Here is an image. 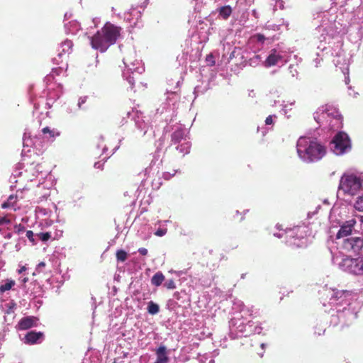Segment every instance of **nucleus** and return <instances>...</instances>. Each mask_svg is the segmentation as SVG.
Instances as JSON below:
<instances>
[{"label":"nucleus","mask_w":363,"mask_h":363,"mask_svg":"<svg viewBox=\"0 0 363 363\" xmlns=\"http://www.w3.org/2000/svg\"><path fill=\"white\" fill-rule=\"evenodd\" d=\"M61 46L62 48V52H69L72 48V43L70 40H67L62 43Z\"/></svg>","instance_id":"nucleus-26"},{"label":"nucleus","mask_w":363,"mask_h":363,"mask_svg":"<svg viewBox=\"0 0 363 363\" xmlns=\"http://www.w3.org/2000/svg\"><path fill=\"white\" fill-rule=\"evenodd\" d=\"M189 149L190 144L186 140H184L183 142L180 143L178 146H177V150H179L182 155L188 153Z\"/></svg>","instance_id":"nucleus-20"},{"label":"nucleus","mask_w":363,"mask_h":363,"mask_svg":"<svg viewBox=\"0 0 363 363\" xmlns=\"http://www.w3.org/2000/svg\"><path fill=\"white\" fill-rule=\"evenodd\" d=\"M26 135H27V133H24L23 138V145H24V146H29V145H30V144L28 143V140H27V139H26Z\"/></svg>","instance_id":"nucleus-35"},{"label":"nucleus","mask_w":363,"mask_h":363,"mask_svg":"<svg viewBox=\"0 0 363 363\" xmlns=\"http://www.w3.org/2000/svg\"><path fill=\"white\" fill-rule=\"evenodd\" d=\"M123 64L125 69L123 72V76L128 82L131 87L134 85V77H131L130 74L141 73L143 68L140 65V61L135 59V52L130 50L129 53L124 57Z\"/></svg>","instance_id":"nucleus-4"},{"label":"nucleus","mask_w":363,"mask_h":363,"mask_svg":"<svg viewBox=\"0 0 363 363\" xmlns=\"http://www.w3.org/2000/svg\"><path fill=\"white\" fill-rule=\"evenodd\" d=\"M331 150L337 155H341L351 149L348 135L343 132L338 133L330 143Z\"/></svg>","instance_id":"nucleus-6"},{"label":"nucleus","mask_w":363,"mask_h":363,"mask_svg":"<svg viewBox=\"0 0 363 363\" xmlns=\"http://www.w3.org/2000/svg\"><path fill=\"white\" fill-rule=\"evenodd\" d=\"M86 96H83V97L79 98L78 104H77L79 108H82V104H84L86 102Z\"/></svg>","instance_id":"nucleus-31"},{"label":"nucleus","mask_w":363,"mask_h":363,"mask_svg":"<svg viewBox=\"0 0 363 363\" xmlns=\"http://www.w3.org/2000/svg\"><path fill=\"white\" fill-rule=\"evenodd\" d=\"M156 356L157 359L155 363H168L169 361L168 350L164 345L160 346L156 350Z\"/></svg>","instance_id":"nucleus-13"},{"label":"nucleus","mask_w":363,"mask_h":363,"mask_svg":"<svg viewBox=\"0 0 363 363\" xmlns=\"http://www.w3.org/2000/svg\"><path fill=\"white\" fill-rule=\"evenodd\" d=\"M306 233V227H296L294 230L289 231V236L292 237L291 240H289L290 245H296L297 247H303L306 245L304 240V235ZM289 233V232H287Z\"/></svg>","instance_id":"nucleus-8"},{"label":"nucleus","mask_w":363,"mask_h":363,"mask_svg":"<svg viewBox=\"0 0 363 363\" xmlns=\"http://www.w3.org/2000/svg\"><path fill=\"white\" fill-rule=\"evenodd\" d=\"M43 334L40 332L31 331L25 336V342L27 344H35L38 340L43 338Z\"/></svg>","instance_id":"nucleus-15"},{"label":"nucleus","mask_w":363,"mask_h":363,"mask_svg":"<svg viewBox=\"0 0 363 363\" xmlns=\"http://www.w3.org/2000/svg\"><path fill=\"white\" fill-rule=\"evenodd\" d=\"M362 247L363 239L358 237L347 238L342 243V248L347 252L358 253Z\"/></svg>","instance_id":"nucleus-10"},{"label":"nucleus","mask_w":363,"mask_h":363,"mask_svg":"<svg viewBox=\"0 0 363 363\" xmlns=\"http://www.w3.org/2000/svg\"><path fill=\"white\" fill-rule=\"evenodd\" d=\"M15 281L12 279H6L4 281H2L0 284V292L4 293L11 289V288L15 286Z\"/></svg>","instance_id":"nucleus-18"},{"label":"nucleus","mask_w":363,"mask_h":363,"mask_svg":"<svg viewBox=\"0 0 363 363\" xmlns=\"http://www.w3.org/2000/svg\"><path fill=\"white\" fill-rule=\"evenodd\" d=\"M172 140L174 143H180L183 142L186 139V133L184 130H177L174 131L172 134Z\"/></svg>","instance_id":"nucleus-16"},{"label":"nucleus","mask_w":363,"mask_h":363,"mask_svg":"<svg viewBox=\"0 0 363 363\" xmlns=\"http://www.w3.org/2000/svg\"><path fill=\"white\" fill-rule=\"evenodd\" d=\"M232 13V9L230 6H222L219 9V14L224 19L228 18Z\"/></svg>","instance_id":"nucleus-22"},{"label":"nucleus","mask_w":363,"mask_h":363,"mask_svg":"<svg viewBox=\"0 0 363 363\" xmlns=\"http://www.w3.org/2000/svg\"><path fill=\"white\" fill-rule=\"evenodd\" d=\"M15 201H16V197H14L13 196L11 195L9 197L8 201L6 202H4L2 203L1 207L3 208L10 207V206H13V204L15 203Z\"/></svg>","instance_id":"nucleus-27"},{"label":"nucleus","mask_w":363,"mask_h":363,"mask_svg":"<svg viewBox=\"0 0 363 363\" xmlns=\"http://www.w3.org/2000/svg\"><path fill=\"white\" fill-rule=\"evenodd\" d=\"M333 261L342 270L357 274V258L346 257L342 258L341 261L338 262V259L336 257L333 258Z\"/></svg>","instance_id":"nucleus-9"},{"label":"nucleus","mask_w":363,"mask_h":363,"mask_svg":"<svg viewBox=\"0 0 363 363\" xmlns=\"http://www.w3.org/2000/svg\"><path fill=\"white\" fill-rule=\"evenodd\" d=\"M164 279V275L160 272H157L152 277L151 282L153 285L158 286L162 283Z\"/></svg>","instance_id":"nucleus-21"},{"label":"nucleus","mask_w":363,"mask_h":363,"mask_svg":"<svg viewBox=\"0 0 363 363\" xmlns=\"http://www.w3.org/2000/svg\"><path fill=\"white\" fill-rule=\"evenodd\" d=\"M167 233V229H158L156 232H155V235L157 236H160V237H162L163 235H164L165 234Z\"/></svg>","instance_id":"nucleus-30"},{"label":"nucleus","mask_w":363,"mask_h":363,"mask_svg":"<svg viewBox=\"0 0 363 363\" xmlns=\"http://www.w3.org/2000/svg\"><path fill=\"white\" fill-rule=\"evenodd\" d=\"M249 96H252V97L255 96V93H254V91H252L251 92H250Z\"/></svg>","instance_id":"nucleus-42"},{"label":"nucleus","mask_w":363,"mask_h":363,"mask_svg":"<svg viewBox=\"0 0 363 363\" xmlns=\"http://www.w3.org/2000/svg\"><path fill=\"white\" fill-rule=\"evenodd\" d=\"M275 236H277L278 238H281V235H277V234H274Z\"/></svg>","instance_id":"nucleus-44"},{"label":"nucleus","mask_w":363,"mask_h":363,"mask_svg":"<svg viewBox=\"0 0 363 363\" xmlns=\"http://www.w3.org/2000/svg\"><path fill=\"white\" fill-rule=\"evenodd\" d=\"M358 219H359L360 221H362V216L358 217Z\"/></svg>","instance_id":"nucleus-43"},{"label":"nucleus","mask_w":363,"mask_h":363,"mask_svg":"<svg viewBox=\"0 0 363 363\" xmlns=\"http://www.w3.org/2000/svg\"><path fill=\"white\" fill-rule=\"evenodd\" d=\"M296 150L299 158L305 162H313L322 159L326 153L325 147L316 138L300 137Z\"/></svg>","instance_id":"nucleus-1"},{"label":"nucleus","mask_w":363,"mask_h":363,"mask_svg":"<svg viewBox=\"0 0 363 363\" xmlns=\"http://www.w3.org/2000/svg\"><path fill=\"white\" fill-rule=\"evenodd\" d=\"M116 258L118 261L124 262L127 259V253L124 250H118L116 252Z\"/></svg>","instance_id":"nucleus-28"},{"label":"nucleus","mask_w":363,"mask_h":363,"mask_svg":"<svg viewBox=\"0 0 363 363\" xmlns=\"http://www.w3.org/2000/svg\"><path fill=\"white\" fill-rule=\"evenodd\" d=\"M119 28L111 23H106L100 31L91 38V44L94 49L104 52L113 44L119 35Z\"/></svg>","instance_id":"nucleus-2"},{"label":"nucleus","mask_w":363,"mask_h":363,"mask_svg":"<svg viewBox=\"0 0 363 363\" xmlns=\"http://www.w3.org/2000/svg\"><path fill=\"white\" fill-rule=\"evenodd\" d=\"M357 197L354 202V207L359 211H363V191L356 194Z\"/></svg>","instance_id":"nucleus-17"},{"label":"nucleus","mask_w":363,"mask_h":363,"mask_svg":"<svg viewBox=\"0 0 363 363\" xmlns=\"http://www.w3.org/2000/svg\"><path fill=\"white\" fill-rule=\"evenodd\" d=\"M283 56L276 50H272L264 62L265 67H269L278 65L282 62Z\"/></svg>","instance_id":"nucleus-12"},{"label":"nucleus","mask_w":363,"mask_h":363,"mask_svg":"<svg viewBox=\"0 0 363 363\" xmlns=\"http://www.w3.org/2000/svg\"><path fill=\"white\" fill-rule=\"evenodd\" d=\"M9 220L6 218H0V225L8 223Z\"/></svg>","instance_id":"nucleus-38"},{"label":"nucleus","mask_w":363,"mask_h":363,"mask_svg":"<svg viewBox=\"0 0 363 363\" xmlns=\"http://www.w3.org/2000/svg\"><path fill=\"white\" fill-rule=\"evenodd\" d=\"M23 281H24V282L27 281V279H26V278H25V279H23Z\"/></svg>","instance_id":"nucleus-45"},{"label":"nucleus","mask_w":363,"mask_h":363,"mask_svg":"<svg viewBox=\"0 0 363 363\" xmlns=\"http://www.w3.org/2000/svg\"><path fill=\"white\" fill-rule=\"evenodd\" d=\"M138 252L142 255H146L147 254V250L146 248H144V247H141L138 250Z\"/></svg>","instance_id":"nucleus-34"},{"label":"nucleus","mask_w":363,"mask_h":363,"mask_svg":"<svg viewBox=\"0 0 363 363\" xmlns=\"http://www.w3.org/2000/svg\"><path fill=\"white\" fill-rule=\"evenodd\" d=\"M37 318L35 317H26L22 318L18 324V328L20 330H27L36 325Z\"/></svg>","instance_id":"nucleus-14"},{"label":"nucleus","mask_w":363,"mask_h":363,"mask_svg":"<svg viewBox=\"0 0 363 363\" xmlns=\"http://www.w3.org/2000/svg\"><path fill=\"white\" fill-rule=\"evenodd\" d=\"M45 266V262H40L38 264V267H37V270H40L42 268H43Z\"/></svg>","instance_id":"nucleus-37"},{"label":"nucleus","mask_w":363,"mask_h":363,"mask_svg":"<svg viewBox=\"0 0 363 363\" xmlns=\"http://www.w3.org/2000/svg\"><path fill=\"white\" fill-rule=\"evenodd\" d=\"M357 274L363 275V256L357 258Z\"/></svg>","instance_id":"nucleus-25"},{"label":"nucleus","mask_w":363,"mask_h":363,"mask_svg":"<svg viewBox=\"0 0 363 363\" xmlns=\"http://www.w3.org/2000/svg\"><path fill=\"white\" fill-rule=\"evenodd\" d=\"M314 118L318 123L328 124L330 128H338L342 125V117L338 111L330 106L319 108L314 113Z\"/></svg>","instance_id":"nucleus-3"},{"label":"nucleus","mask_w":363,"mask_h":363,"mask_svg":"<svg viewBox=\"0 0 363 363\" xmlns=\"http://www.w3.org/2000/svg\"><path fill=\"white\" fill-rule=\"evenodd\" d=\"M167 288H169V289H174L175 287L174 283V281L172 280H170L167 283Z\"/></svg>","instance_id":"nucleus-36"},{"label":"nucleus","mask_w":363,"mask_h":363,"mask_svg":"<svg viewBox=\"0 0 363 363\" xmlns=\"http://www.w3.org/2000/svg\"><path fill=\"white\" fill-rule=\"evenodd\" d=\"M33 235H34V233L33 231L31 230H28L26 232V237L31 241V242H34V240H33Z\"/></svg>","instance_id":"nucleus-32"},{"label":"nucleus","mask_w":363,"mask_h":363,"mask_svg":"<svg viewBox=\"0 0 363 363\" xmlns=\"http://www.w3.org/2000/svg\"><path fill=\"white\" fill-rule=\"evenodd\" d=\"M266 125H271L273 123L272 116H269L265 120Z\"/></svg>","instance_id":"nucleus-33"},{"label":"nucleus","mask_w":363,"mask_h":363,"mask_svg":"<svg viewBox=\"0 0 363 363\" xmlns=\"http://www.w3.org/2000/svg\"><path fill=\"white\" fill-rule=\"evenodd\" d=\"M164 177H165V178H166L167 179H169V178H170V175H169V173H166V174H164Z\"/></svg>","instance_id":"nucleus-41"},{"label":"nucleus","mask_w":363,"mask_h":363,"mask_svg":"<svg viewBox=\"0 0 363 363\" xmlns=\"http://www.w3.org/2000/svg\"><path fill=\"white\" fill-rule=\"evenodd\" d=\"M357 220L355 218H351L347 221H345L340 227V229L338 230L336 238L340 239L343 237H346L350 235L352 230L354 228V225L356 224Z\"/></svg>","instance_id":"nucleus-11"},{"label":"nucleus","mask_w":363,"mask_h":363,"mask_svg":"<svg viewBox=\"0 0 363 363\" xmlns=\"http://www.w3.org/2000/svg\"><path fill=\"white\" fill-rule=\"evenodd\" d=\"M37 236L43 241H47L51 238V233L49 232L47 233H40L37 234Z\"/></svg>","instance_id":"nucleus-29"},{"label":"nucleus","mask_w":363,"mask_h":363,"mask_svg":"<svg viewBox=\"0 0 363 363\" xmlns=\"http://www.w3.org/2000/svg\"><path fill=\"white\" fill-rule=\"evenodd\" d=\"M26 270V267H21L19 270H18V273H22L23 271Z\"/></svg>","instance_id":"nucleus-40"},{"label":"nucleus","mask_w":363,"mask_h":363,"mask_svg":"<svg viewBox=\"0 0 363 363\" xmlns=\"http://www.w3.org/2000/svg\"><path fill=\"white\" fill-rule=\"evenodd\" d=\"M42 133L44 135L48 134V136H47L48 138H55L56 137L60 136V132L58 131L56 129H50L49 127H45L43 128Z\"/></svg>","instance_id":"nucleus-19"},{"label":"nucleus","mask_w":363,"mask_h":363,"mask_svg":"<svg viewBox=\"0 0 363 363\" xmlns=\"http://www.w3.org/2000/svg\"><path fill=\"white\" fill-rule=\"evenodd\" d=\"M160 308L157 303L150 301L147 306V311L152 315H155L159 312Z\"/></svg>","instance_id":"nucleus-23"},{"label":"nucleus","mask_w":363,"mask_h":363,"mask_svg":"<svg viewBox=\"0 0 363 363\" xmlns=\"http://www.w3.org/2000/svg\"><path fill=\"white\" fill-rule=\"evenodd\" d=\"M257 38L259 41H262L264 38V36L262 35H257Z\"/></svg>","instance_id":"nucleus-39"},{"label":"nucleus","mask_w":363,"mask_h":363,"mask_svg":"<svg viewBox=\"0 0 363 363\" xmlns=\"http://www.w3.org/2000/svg\"><path fill=\"white\" fill-rule=\"evenodd\" d=\"M327 296H330V305L345 306L350 303L351 293L350 291L330 289L327 291Z\"/></svg>","instance_id":"nucleus-7"},{"label":"nucleus","mask_w":363,"mask_h":363,"mask_svg":"<svg viewBox=\"0 0 363 363\" xmlns=\"http://www.w3.org/2000/svg\"><path fill=\"white\" fill-rule=\"evenodd\" d=\"M339 189L349 195H356L363 191V178L361 181L354 174H345L340 179Z\"/></svg>","instance_id":"nucleus-5"},{"label":"nucleus","mask_w":363,"mask_h":363,"mask_svg":"<svg viewBox=\"0 0 363 363\" xmlns=\"http://www.w3.org/2000/svg\"><path fill=\"white\" fill-rule=\"evenodd\" d=\"M295 104V100L286 101L283 102V108L285 114H287L288 111L292 109V106Z\"/></svg>","instance_id":"nucleus-24"}]
</instances>
